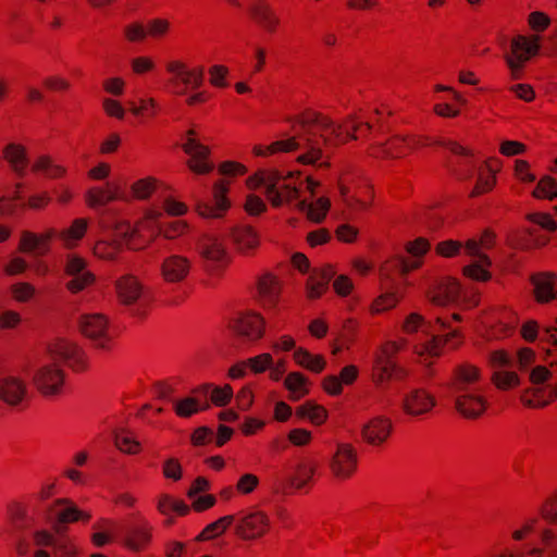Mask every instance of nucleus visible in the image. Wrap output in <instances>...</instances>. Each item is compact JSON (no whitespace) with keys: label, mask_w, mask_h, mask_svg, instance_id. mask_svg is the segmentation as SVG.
I'll return each mask as SVG.
<instances>
[{"label":"nucleus","mask_w":557,"mask_h":557,"mask_svg":"<svg viewBox=\"0 0 557 557\" xmlns=\"http://www.w3.org/2000/svg\"><path fill=\"white\" fill-rule=\"evenodd\" d=\"M282 286L277 276L272 273L262 274L257 282L258 301L264 309H273L280 300Z\"/></svg>","instance_id":"5701e85b"},{"label":"nucleus","mask_w":557,"mask_h":557,"mask_svg":"<svg viewBox=\"0 0 557 557\" xmlns=\"http://www.w3.org/2000/svg\"><path fill=\"white\" fill-rule=\"evenodd\" d=\"M296 208L299 212H305L307 219L311 222L321 223L331 208V201L326 197H320L314 202H307V200L304 199L296 203Z\"/></svg>","instance_id":"58836bf2"},{"label":"nucleus","mask_w":557,"mask_h":557,"mask_svg":"<svg viewBox=\"0 0 557 557\" xmlns=\"http://www.w3.org/2000/svg\"><path fill=\"white\" fill-rule=\"evenodd\" d=\"M228 189L230 181L223 178L215 182L212 189L214 202H199L196 207L198 214L202 218L210 219L222 218L231 207V202L227 198Z\"/></svg>","instance_id":"dca6fc26"},{"label":"nucleus","mask_w":557,"mask_h":557,"mask_svg":"<svg viewBox=\"0 0 557 557\" xmlns=\"http://www.w3.org/2000/svg\"><path fill=\"white\" fill-rule=\"evenodd\" d=\"M397 362L375 356L372 369L373 382L379 385L391 380V372Z\"/></svg>","instance_id":"3c124183"},{"label":"nucleus","mask_w":557,"mask_h":557,"mask_svg":"<svg viewBox=\"0 0 557 557\" xmlns=\"http://www.w3.org/2000/svg\"><path fill=\"white\" fill-rule=\"evenodd\" d=\"M41 84L46 90L51 91V92L64 94V92L70 91L72 88L71 82L67 78L60 76V75L46 76L42 79Z\"/></svg>","instance_id":"680f3d73"},{"label":"nucleus","mask_w":557,"mask_h":557,"mask_svg":"<svg viewBox=\"0 0 557 557\" xmlns=\"http://www.w3.org/2000/svg\"><path fill=\"white\" fill-rule=\"evenodd\" d=\"M231 237L235 250L246 256L253 253L260 244L256 230L249 225L234 227Z\"/></svg>","instance_id":"7c9ffc66"},{"label":"nucleus","mask_w":557,"mask_h":557,"mask_svg":"<svg viewBox=\"0 0 557 557\" xmlns=\"http://www.w3.org/2000/svg\"><path fill=\"white\" fill-rule=\"evenodd\" d=\"M335 273L331 264L313 269L306 284L307 297L309 299L320 298L327 290L330 281L334 277Z\"/></svg>","instance_id":"c85d7f7f"},{"label":"nucleus","mask_w":557,"mask_h":557,"mask_svg":"<svg viewBox=\"0 0 557 557\" xmlns=\"http://www.w3.org/2000/svg\"><path fill=\"white\" fill-rule=\"evenodd\" d=\"M338 189L344 202L355 210H368L374 200L372 185L363 177L345 171L338 178Z\"/></svg>","instance_id":"20e7f679"},{"label":"nucleus","mask_w":557,"mask_h":557,"mask_svg":"<svg viewBox=\"0 0 557 557\" xmlns=\"http://www.w3.org/2000/svg\"><path fill=\"white\" fill-rule=\"evenodd\" d=\"M113 236L110 239H99L95 243L94 256L104 261H115L124 249H137L133 238L137 231L127 221H119L113 226Z\"/></svg>","instance_id":"39448f33"},{"label":"nucleus","mask_w":557,"mask_h":557,"mask_svg":"<svg viewBox=\"0 0 557 557\" xmlns=\"http://www.w3.org/2000/svg\"><path fill=\"white\" fill-rule=\"evenodd\" d=\"M126 194L117 182L108 181L102 186H92L84 195L85 203L90 209H99L111 202L125 200Z\"/></svg>","instance_id":"2eb2a0df"},{"label":"nucleus","mask_w":557,"mask_h":557,"mask_svg":"<svg viewBox=\"0 0 557 557\" xmlns=\"http://www.w3.org/2000/svg\"><path fill=\"white\" fill-rule=\"evenodd\" d=\"M302 122L313 129L315 138V148L311 147V157L329 156V151L337 148L350 139L367 137L372 126L368 122H361L354 117L345 120L343 123H335L330 116L307 109V114L302 116Z\"/></svg>","instance_id":"f257e3e1"},{"label":"nucleus","mask_w":557,"mask_h":557,"mask_svg":"<svg viewBox=\"0 0 557 557\" xmlns=\"http://www.w3.org/2000/svg\"><path fill=\"white\" fill-rule=\"evenodd\" d=\"M393 424L389 418L379 416L371 419L362 429V438L370 445H382L391 436Z\"/></svg>","instance_id":"bb28decb"},{"label":"nucleus","mask_w":557,"mask_h":557,"mask_svg":"<svg viewBox=\"0 0 557 557\" xmlns=\"http://www.w3.org/2000/svg\"><path fill=\"white\" fill-rule=\"evenodd\" d=\"M147 38L161 40L171 30V22L168 18L157 17L147 21L145 24Z\"/></svg>","instance_id":"864d4df0"},{"label":"nucleus","mask_w":557,"mask_h":557,"mask_svg":"<svg viewBox=\"0 0 557 557\" xmlns=\"http://www.w3.org/2000/svg\"><path fill=\"white\" fill-rule=\"evenodd\" d=\"M55 235L57 232L54 228H49L41 234H36L30 231H22L18 243V251L23 253L45 256L50 250L49 243Z\"/></svg>","instance_id":"4be33fe9"},{"label":"nucleus","mask_w":557,"mask_h":557,"mask_svg":"<svg viewBox=\"0 0 557 557\" xmlns=\"http://www.w3.org/2000/svg\"><path fill=\"white\" fill-rule=\"evenodd\" d=\"M358 454L349 443H339L329 461L332 479L337 483L351 480L358 471Z\"/></svg>","instance_id":"1a4fd4ad"},{"label":"nucleus","mask_w":557,"mask_h":557,"mask_svg":"<svg viewBox=\"0 0 557 557\" xmlns=\"http://www.w3.org/2000/svg\"><path fill=\"white\" fill-rule=\"evenodd\" d=\"M264 178L265 190L275 189L276 186L283 184L284 181L300 178V172H287L284 174L278 170H261Z\"/></svg>","instance_id":"5fc2aeb1"},{"label":"nucleus","mask_w":557,"mask_h":557,"mask_svg":"<svg viewBox=\"0 0 557 557\" xmlns=\"http://www.w3.org/2000/svg\"><path fill=\"white\" fill-rule=\"evenodd\" d=\"M7 522L16 533H24L37 524V519L29 513L28 505L24 502L12 500L7 505Z\"/></svg>","instance_id":"aec40b11"},{"label":"nucleus","mask_w":557,"mask_h":557,"mask_svg":"<svg viewBox=\"0 0 557 557\" xmlns=\"http://www.w3.org/2000/svg\"><path fill=\"white\" fill-rule=\"evenodd\" d=\"M532 195L537 199H553L557 197V182L552 176L542 177Z\"/></svg>","instance_id":"13d9d810"},{"label":"nucleus","mask_w":557,"mask_h":557,"mask_svg":"<svg viewBox=\"0 0 557 557\" xmlns=\"http://www.w3.org/2000/svg\"><path fill=\"white\" fill-rule=\"evenodd\" d=\"M162 474L164 479L178 482L183 478V467L175 457L166 458L162 463Z\"/></svg>","instance_id":"338daca9"},{"label":"nucleus","mask_w":557,"mask_h":557,"mask_svg":"<svg viewBox=\"0 0 557 557\" xmlns=\"http://www.w3.org/2000/svg\"><path fill=\"white\" fill-rule=\"evenodd\" d=\"M157 180L154 177H145L132 184L131 190L136 199L145 200L156 190Z\"/></svg>","instance_id":"bf43d9fd"},{"label":"nucleus","mask_w":557,"mask_h":557,"mask_svg":"<svg viewBox=\"0 0 557 557\" xmlns=\"http://www.w3.org/2000/svg\"><path fill=\"white\" fill-rule=\"evenodd\" d=\"M72 278L66 282L65 288L71 294H78L86 289L87 287L91 286L96 282V275L91 272H83L81 274H77V276H71Z\"/></svg>","instance_id":"4d7b16f0"},{"label":"nucleus","mask_w":557,"mask_h":557,"mask_svg":"<svg viewBox=\"0 0 557 557\" xmlns=\"http://www.w3.org/2000/svg\"><path fill=\"white\" fill-rule=\"evenodd\" d=\"M3 158L10 163L17 176L23 177L28 165L26 148L21 144H9L3 149Z\"/></svg>","instance_id":"ea45409f"},{"label":"nucleus","mask_w":557,"mask_h":557,"mask_svg":"<svg viewBox=\"0 0 557 557\" xmlns=\"http://www.w3.org/2000/svg\"><path fill=\"white\" fill-rule=\"evenodd\" d=\"M422 263V260L419 259H409L404 256H394L382 264L380 271L381 274L385 276L398 275L404 277L408 273L420 269Z\"/></svg>","instance_id":"f704fd0d"},{"label":"nucleus","mask_w":557,"mask_h":557,"mask_svg":"<svg viewBox=\"0 0 557 557\" xmlns=\"http://www.w3.org/2000/svg\"><path fill=\"white\" fill-rule=\"evenodd\" d=\"M318 468L314 460H302L296 467L295 474L292 479V484L295 488H304L312 479Z\"/></svg>","instance_id":"de8ad7c7"},{"label":"nucleus","mask_w":557,"mask_h":557,"mask_svg":"<svg viewBox=\"0 0 557 557\" xmlns=\"http://www.w3.org/2000/svg\"><path fill=\"white\" fill-rule=\"evenodd\" d=\"M191 269L190 260L181 255H172L161 263V275L168 283H181L189 274Z\"/></svg>","instance_id":"393cba45"},{"label":"nucleus","mask_w":557,"mask_h":557,"mask_svg":"<svg viewBox=\"0 0 557 557\" xmlns=\"http://www.w3.org/2000/svg\"><path fill=\"white\" fill-rule=\"evenodd\" d=\"M227 329L238 338L257 342L264 335L265 320L255 311L238 312L228 320Z\"/></svg>","instance_id":"9d476101"},{"label":"nucleus","mask_w":557,"mask_h":557,"mask_svg":"<svg viewBox=\"0 0 557 557\" xmlns=\"http://www.w3.org/2000/svg\"><path fill=\"white\" fill-rule=\"evenodd\" d=\"M212 384L206 383L191 391L195 395H201L203 399L197 396L185 397L180 400H175L173 410L180 418H189L193 414L205 411L210 408V403L207 399V395Z\"/></svg>","instance_id":"6ab92c4d"},{"label":"nucleus","mask_w":557,"mask_h":557,"mask_svg":"<svg viewBox=\"0 0 557 557\" xmlns=\"http://www.w3.org/2000/svg\"><path fill=\"white\" fill-rule=\"evenodd\" d=\"M403 294L399 292H388L376 297L370 307L372 314H379L386 310H389L401 300Z\"/></svg>","instance_id":"603ef678"},{"label":"nucleus","mask_w":557,"mask_h":557,"mask_svg":"<svg viewBox=\"0 0 557 557\" xmlns=\"http://www.w3.org/2000/svg\"><path fill=\"white\" fill-rule=\"evenodd\" d=\"M459 283L456 280L447 278L430 292V299L437 306H445L455 301L459 296Z\"/></svg>","instance_id":"4c0bfd02"},{"label":"nucleus","mask_w":557,"mask_h":557,"mask_svg":"<svg viewBox=\"0 0 557 557\" xmlns=\"http://www.w3.org/2000/svg\"><path fill=\"white\" fill-rule=\"evenodd\" d=\"M252 20L267 33L274 34L281 25V20L265 0H255L249 8Z\"/></svg>","instance_id":"cd10ccee"},{"label":"nucleus","mask_w":557,"mask_h":557,"mask_svg":"<svg viewBox=\"0 0 557 557\" xmlns=\"http://www.w3.org/2000/svg\"><path fill=\"white\" fill-rule=\"evenodd\" d=\"M88 228V220L85 218L75 219L72 224L59 233L65 247L72 248L77 242L82 240Z\"/></svg>","instance_id":"c03bdc74"},{"label":"nucleus","mask_w":557,"mask_h":557,"mask_svg":"<svg viewBox=\"0 0 557 557\" xmlns=\"http://www.w3.org/2000/svg\"><path fill=\"white\" fill-rule=\"evenodd\" d=\"M210 401L218 406L224 407L228 405L233 398V387L230 384L223 386H211Z\"/></svg>","instance_id":"e2e57ef3"},{"label":"nucleus","mask_w":557,"mask_h":557,"mask_svg":"<svg viewBox=\"0 0 557 557\" xmlns=\"http://www.w3.org/2000/svg\"><path fill=\"white\" fill-rule=\"evenodd\" d=\"M480 381L481 370L470 362H462L454 368L448 386L454 392H465Z\"/></svg>","instance_id":"b1692460"},{"label":"nucleus","mask_w":557,"mask_h":557,"mask_svg":"<svg viewBox=\"0 0 557 557\" xmlns=\"http://www.w3.org/2000/svg\"><path fill=\"white\" fill-rule=\"evenodd\" d=\"M51 509H57V522L60 524L74 523L77 521L88 522L91 519L89 512L81 510L69 498L57 499L51 506Z\"/></svg>","instance_id":"2f4dec72"},{"label":"nucleus","mask_w":557,"mask_h":557,"mask_svg":"<svg viewBox=\"0 0 557 557\" xmlns=\"http://www.w3.org/2000/svg\"><path fill=\"white\" fill-rule=\"evenodd\" d=\"M157 509L163 516L175 512L180 517H185L189 513L190 506L170 494H161L158 498Z\"/></svg>","instance_id":"37998d69"},{"label":"nucleus","mask_w":557,"mask_h":557,"mask_svg":"<svg viewBox=\"0 0 557 557\" xmlns=\"http://www.w3.org/2000/svg\"><path fill=\"white\" fill-rule=\"evenodd\" d=\"M196 131L190 128L186 133V141L183 150L190 158L187 161L189 170L196 174L203 175L213 171L214 164L209 160L210 149L196 138Z\"/></svg>","instance_id":"ddd939ff"},{"label":"nucleus","mask_w":557,"mask_h":557,"mask_svg":"<svg viewBox=\"0 0 557 557\" xmlns=\"http://www.w3.org/2000/svg\"><path fill=\"white\" fill-rule=\"evenodd\" d=\"M456 410L466 419H476L486 410V400L481 395L462 394L456 398Z\"/></svg>","instance_id":"72a5a7b5"},{"label":"nucleus","mask_w":557,"mask_h":557,"mask_svg":"<svg viewBox=\"0 0 557 557\" xmlns=\"http://www.w3.org/2000/svg\"><path fill=\"white\" fill-rule=\"evenodd\" d=\"M209 83L215 88H226L228 86L226 77L230 74L227 66L222 64L211 65L208 70Z\"/></svg>","instance_id":"0e129e2a"},{"label":"nucleus","mask_w":557,"mask_h":557,"mask_svg":"<svg viewBox=\"0 0 557 557\" xmlns=\"http://www.w3.org/2000/svg\"><path fill=\"white\" fill-rule=\"evenodd\" d=\"M197 249L201 258L219 264L218 267L208 269L211 273L224 269L231 263V257L223 242L215 236L202 235L197 243Z\"/></svg>","instance_id":"f3484780"},{"label":"nucleus","mask_w":557,"mask_h":557,"mask_svg":"<svg viewBox=\"0 0 557 557\" xmlns=\"http://www.w3.org/2000/svg\"><path fill=\"white\" fill-rule=\"evenodd\" d=\"M26 395V385L21 379L9 376L0 380V399L9 406H18Z\"/></svg>","instance_id":"c9c22d12"},{"label":"nucleus","mask_w":557,"mask_h":557,"mask_svg":"<svg viewBox=\"0 0 557 557\" xmlns=\"http://www.w3.org/2000/svg\"><path fill=\"white\" fill-rule=\"evenodd\" d=\"M539 523V519L535 517L525 519L519 528L513 530L510 534V537L515 542H522L528 540L536 529Z\"/></svg>","instance_id":"774afa93"},{"label":"nucleus","mask_w":557,"mask_h":557,"mask_svg":"<svg viewBox=\"0 0 557 557\" xmlns=\"http://www.w3.org/2000/svg\"><path fill=\"white\" fill-rule=\"evenodd\" d=\"M534 298L539 304H547L557 296V274L541 272L531 276Z\"/></svg>","instance_id":"a878e982"},{"label":"nucleus","mask_w":557,"mask_h":557,"mask_svg":"<svg viewBox=\"0 0 557 557\" xmlns=\"http://www.w3.org/2000/svg\"><path fill=\"white\" fill-rule=\"evenodd\" d=\"M34 385L45 397H54L63 394L65 373L55 363L40 367L34 375Z\"/></svg>","instance_id":"4468645a"},{"label":"nucleus","mask_w":557,"mask_h":557,"mask_svg":"<svg viewBox=\"0 0 557 557\" xmlns=\"http://www.w3.org/2000/svg\"><path fill=\"white\" fill-rule=\"evenodd\" d=\"M301 184V182L297 184L295 178L284 181L275 189L265 190V197L273 208L288 206L299 198Z\"/></svg>","instance_id":"c756f323"},{"label":"nucleus","mask_w":557,"mask_h":557,"mask_svg":"<svg viewBox=\"0 0 557 557\" xmlns=\"http://www.w3.org/2000/svg\"><path fill=\"white\" fill-rule=\"evenodd\" d=\"M165 72L170 75L168 86L176 96H184L188 90H197L205 83L203 65L189 67L182 60H170L165 63Z\"/></svg>","instance_id":"7ed1b4c3"},{"label":"nucleus","mask_w":557,"mask_h":557,"mask_svg":"<svg viewBox=\"0 0 557 557\" xmlns=\"http://www.w3.org/2000/svg\"><path fill=\"white\" fill-rule=\"evenodd\" d=\"M428 146H432L429 137L418 135H397L391 137L383 145H371L368 152L370 156L375 158H400L414 149Z\"/></svg>","instance_id":"6e6552de"},{"label":"nucleus","mask_w":557,"mask_h":557,"mask_svg":"<svg viewBox=\"0 0 557 557\" xmlns=\"http://www.w3.org/2000/svg\"><path fill=\"white\" fill-rule=\"evenodd\" d=\"M145 24L133 22L123 27V37L129 44H140L147 39Z\"/></svg>","instance_id":"052dcab7"},{"label":"nucleus","mask_w":557,"mask_h":557,"mask_svg":"<svg viewBox=\"0 0 557 557\" xmlns=\"http://www.w3.org/2000/svg\"><path fill=\"white\" fill-rule=\"evenodd\" d=\"M293 359L299 367L313 373H321L326 368V360L322 355H312L304 347L295 349Z\"/></svg>","instance_id":"79ce46f5"},{"label":"nucleus","mask_w":557,"mask_h":557,"mask_svg":"<svg viewBox=\"0 0 557 557\" xmlns=\"http://www.w3.org/2000/svg\"><path fill=\"white\" fill-rule=\"evenodd\" d=\"M115 290L121 304L129 306L135 304L141 296L143 285L133 274H125L116 280Z\"/></svg>","instance_id":"473e14b6"},{"label":"nucleus","mask_w":557,"mask_h":557,"mask_svg":"<svg viewBox=\"0 0 557 557\" xmlns=\"http://www.w3.org/2000/svg\"><path fill=\"white\" fill-rule=\"evenodd\" d=\"M137 522L127 528L123 545L131 552L139 553L148 548L152 540V527L140 515L135 516Z\"/></svg>","instance_id":"a211bd4d"},{"label":"nucleus","mask_w":557,"mask_h":557,"mask_svg":"<svg viewBox=\"0 0 557 557\" xmlns=\"http://www.w3.org/2000/svg\"><path fill=\"white\" fill-rule=\"evenodd\" d=\"M235 521V516L233 515H226L218 520L209 523L197 536V542H205L210 541L213 539L219 537L220 535L224 534L225 531L233 525V522Z\"/></svg>","instance_id":"49530a36"},{"label":"nucleus","mask_w":557,"mask_h":557,"mask_svg":"<svg viewBox=\"0 0 557 557\" xmlns=\"http://www.w3.org/2000/svg\"><path fill=\"white\" fill-rule=\"evenodd\" d=\"M295 416L300 420L308 419L313 425L320 426L326 422L329 412L324 406L307 400L296 408Z\"/></svg>","instance_id":"a19ab883"},{"label":"nucleus","mask_w":557,"mask_h":557,"mask_svg":"<svg viewBox=\"0 0 557 557\" xmlns=\"http://www.w3.org/2000/svg\"><path fill=\"white\" fill-rule=\"evenodd\" d=\"M453 339H457V343L451 345V348L456 349L462 343V335L458 330H454L446 335L433 336V338L425 344L424 349L431 357H438L441 355L442 348L446 344L451 343Z\"/></svg>","instance_id":"a18cd8bd"},{"label":"nucleus","mask_w":557,"mask_h":557,"mask_svg":"<svg viewBox=\"0 0 557 557\" xmlns=\"http://www.w3.org/2000/svg\"><path fill=\"white\" fill-rule=\"evenodd\" d=\"M541 49L537 35H517L511 39L510 50L505 54V61L510 70L512 79H521L527 63L539 54Z\"/></svg>","instance_id":"0eeeda50"},{"label":"nucleus","mask_w":557,"mask_h":557,"mask_svg":"<svg viewBox=\"0 0 557 557\" xmlns=\"http://www.w3.org/2000/svg\"><path fill=\"white\" fill-rule=\"evenodd\" d=\"M48 352L51 359L63 360L75 372H84L88 369L85 351L67 339L59 338L50 343Z\"/></svg>","instance_id":"f8f14e48"},{"label":"nucleus","mask_w":557,"mask_h":557,"mask_svg":"<svg viewBox=\"0 0 557 557\" xmlns=\"http://www.w3.org/2000/svg\"><path fill=\"white\" fill-rule=\"evenodd\" d=\"M539 513L548 524L557 525V490L544 499Z\"/></svg>","instance_id":"6e6d98bb"},{"label":"nucleus","mask_w":557,"mask_h":557,"mask_svg":"<svg viewBox=\"0 0 557 557\" xmlns=\"http://www.w3.org/2000/svg\"><path fill=\"white\" fill-rule=\"evenodd\" d=\"M436 405L435 397L423 388H416L404 396L403 410L411 417L429 413Z\"/></svg>","instance_id":"412c9836"},{"label":"nucleus","mask_w":557,"mask_h":557,"mask_svg":"<svg viewBox=\"0 0 557 557\" xmlns=\"http://www.w3.org/2000/svg\"><path fill=\"white\" fill-rule=\"evenodd\" d=\"M521 401L524 406L530 408H542L552 401L549 395V387H537L527 389L521 395Z\"/></svg>","instance_id":"09e8293b"},{"label":"nucleus","mask_w":557,"mask_h":557,"mask_svg":"<svg viewBox=\"0 0 557 557\" xmlns=\"http://www.w3.org/2000/svg\"><path fill=\"white\" fill-rule=\"evenodd\" d=\"M233 534L244 542H256L264 537L271 529L269 515L260 509L239 511L234 515Z\"/></svg>","instance_id":"423d86ee"},{"label":"nucleus","mask_w":557,"mask_h":557,"mask_svg":"<svg viewBox=\"0 0 557 557\" xmlns=\"http://www.w3.org/2000/svg\"><path fill=\"white\" fill-rule=\"evenodd\" d=\"M81 333L92 342L97 349L110 350L112 338L109 335V320L102 313H85L78 319Z\"/></svg>","instance_id":"9b49d317"},{"label":"nucleus","mask_w":557,"mask_h":557,"mask_svg":"<svg viewBox=\"0 0 557 557\" xmlns=\"http://www.w3.org/2000/svg\"><path fill=\"white\" fill-rule=\"evenodd\" d=\"M283 384L289 392L288 399L290 401H298L310 393L311 382L301 372H289Z\"/></svg>","instance_id":"e433bc0d"},{"label":"nucleus","mask_w":557,"mask_h":557,"mask_svg":"<svg viewBox=\"0 0 557 557\" xmlns=\"http://www.w3.org/2000/svg\"><path fill=\"white\" fill-rule=\"evenodd\" d=\"M114 445L119 450L128 455H137L141 450L140 443L126 430L114 432Z\"/></svg>","instance_id":"8fccbe9b"},{"label":"nucleus","mask_w":557,"mask_h":557,"mask_svg":"<svg viewBox=\"0 0 557 557\" xmlns=\"http://www.w3.org/2000/svg\"><path fill=\"white\" fill-rule=\"evenodd\" d=\"M307 114V110L295 115L292 122L293 136L271 143L270 145H256L252 153L256 157H269L282 152H293L302 150L304 152L297 157V161L305 165H313L319 161L318 157H311V147L315 148V138L313 129L302 122V116Z\"/></svg>","instance_id":"f03ea898"},{"label":"nucleus","mask_w":557,"mask_h":557,"mask_svg":"<svg viewBox=\"0 0 557 557\" xmlns=\"http://www.w3.org/2000/svg\"><path fill=\"white\" fill-rule=\"evenodd\" d=\"M187 230V223L183 220H174L168 223L161 222L159 232L166 239H174L183 235Z\"/></svg>","instance_id":"69168bd1"}]
</instances>
